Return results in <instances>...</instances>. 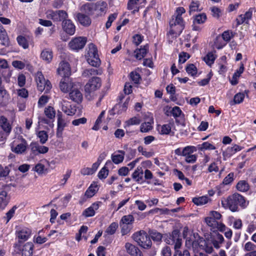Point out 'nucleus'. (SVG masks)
Returning a JSON list of instances; mask_svg holds the SVG:
<instances>
[{
    "instance_id": "1",
    "label": "nucleus",
    "mask_w": 256,
    "mask_h": 256,
    "mask_svg": "<svg viewBox=\"0 0 256 256\" xmlns=\"http://www.w3.org/2000/svg\"><path fill=\"white\" fill-rule=\"evenodd\" d=\"M244 198L239 194L235 193L222 200V204L224 208H228L232 212L239 210L238 206L245 208L248 205Z\"/></svg>"
},
{
    "instance_id": "2",
    "label": "nucleus",
    "mask_w": 256,
    "mask_h": 256,
    "mask_svg": "<svg viewBox=\"0 0 256 256\" xmlns=\"http://www.w3.org/2000/svg\"><path fill=\"white\" fill-rule=\"evenodd\" d=\"M132 178L138 184H142L146 182V184H150V180L153 178V174L150 170L146 169L144 171L142 168L138 166L132 174Z\"/></svg>"
},
{
    "instance_id": "3",
    "label": "nucleus",
    "mask_w": 256,
    "mask_h": 256,
    "mask_svg": "<svg viewBox=\"0 0 256 256\" xmlns=\"http://www.w3.org/2000/svg\"><path fill=\"white\" fill-rule=\"evenodd\" d=\"M84 9L89 14H96L98 16H102L106 13L108 4L104 1L99 0L94 4H85Z\"/></svg>"
},
{
    "instance_id": "4",
    "label": "nucleus",
    "mask_w": 256,
    "mask_h": 256,
    "mask_svg": "<svg viewBox=\"0 0 256 256\" xmlns=\"http://www.w3.org/2000/svg\"><path fill=\"white\" fill-rule=\"evenodd\" d=\"M132 237L138 246L144 249H149L152 246V242L149 236L144 230L135 232Z\"/></svg>"
},
{
    "instance_id": "5",
    "label": "nucleus",
    "mask_w": 256,
    "mask_h": 256,
    "mask_svg": "<svg viewBox=\"0 0 256 256\" xmlns=\"http://www.w3.org/2000/svg\"><path fill=\"white\" fill-rule=\"evenodd\" d=\"M170 30L168 34L173 37L179 36L184 28V22L182 16L173 17L170 22Z\"/></svg>"
},
{
    "instance_id": "6",
    "label": "nucleus",
    "mask_w": 256,
    "mask_h": 256,
    "mask_svg": "<svg viewBox=\"0 0 256 256\" xmlns=\"http://www.w3.org/2000/svg\"><path fill=\"white\" fill-rule=\"evenodd\" d=\"M88 64L96 68L100 66L101 61L99 58L96 46L92 43L88 44V50L86 56Z\"/></svg>"
},
{
    "instance_id": "7",
    "label": "nucleus",
    "mask_w": 256,
    "mask_h": 256,
    "mask_svg": "<svg viewBox=\"0 0 256 256\" xmlns=\"http://www.w3.org/2000/svg\"><path fill=\"white\" fill-rule=\"evenodd\" d=\"M117 100L118 104L113 107V114H120L126 112L130 100V96H126L122 93L118 96Z\"/></svg>"
},
{
    "instance_id": "8",
    "label": "nucleus",
    "mask_w": 256,
    "mask_h": 256,
    "mask_svg": "<svg viewBox=\"0 0 256 256\" xmlns=\"http://www.w3.org/2000/svg\"><path fill=\"white\" fill-rule=\"evenodd\" d=\"M35 80L38 91L41 92L44 91V94L50 92L52 87V84L49 80L45 79L42 72L38 71L36 74Z\"/></svg>"
},
{
    "instance_id": "9",
    "label": "nucleus",
    "mask_w": 256,
    "mask_h": 256,
    "mask_svg": "<svg viewBox=\"0 0 256 256\" xmlns=\"http://www.w3.org/2000/svg\"><path fill=\"white\" fill-rule=\"evenodd\" d=\"M87 42V38L84 36H77L72 39L68 46L72 50L78 52L82 49Z\"/></svg>"
},
{
    "instance_id": "10",
    "label": "nucleus",
    "mask_w": 256,
    "mask_h": 256,
    "mask_svg": "<svg viewBox=\"0 0 256 256\" xmlns=\"http://www.w3.org/2000/svg\"><path fill=\"white\" fill-rule=\"evenodd\" d=\"M10 184H5L0 190V210H4L10 202V196L8 195V192L10 190Z\"/></svg>"
},
{
    "instance_id": "11",
    "label": "nucleus",
    "mask_w": 256,
    "mask_h": 256,
    "mask_svg": "<svg viewBox=\"0 0 256 256\" xmlns=\"http://www.w3.org/2000/svg\"><path fill=\"white\" fill-rule=\"evenodd\" d=\"M102 86V80L100 78L93 76L90 78L84 86L86 93L90 94L99 89Z\"/></svg>"
},
{
    "instance_id": "12",
    "label": "nucleus",
    "mask_w": 256,
    "mask_h": 256,
    "mask_svg": "<svg viewBox=\"0 0 256 256\" xmlns=\"http://www.w3.org/2000/svg\"><path fill=\"white\" fill-rule=\"evenodd\" d=\"M32 234V230L28 228H23L16 231V236L18 238V243L14 244V247H20V244L26 241Z\"/></svg>"
},
{
    "instance_id": "13",
    "label": "nucleus",
    "mask_w": 256,
    "mask_h": 256,
    "mask_svg": "<svg viewBox=\"0 0 256 256\" xmlns=\"http://www.w3.org/2000/svg\"><path fill=\"white\" fill-rule=\"evenodd\" d=\"M58 72L62 78H69L71 75V68L70 64L66 61H62L59 64Z\"/></svg>"
},
{
    "instance_id": "14",
    "label": "nucleus",
    "mask_w": 256,
    "mask_h": 256,
    "mask_svg": "<svg viewBox=\"0 0 256 256\" xmlns=\"http://www.w3.org/2000/svg\"><path fill=\"white\" fill-rule=\"evenodd\" d=\"M205 222L208 226L210 228L211 230L214 232L215 230H218L223 232L226 230V226L224 224L219 221H216L210 217H207L205 218Z\"/></svg>"
},
{
    "instance_id": "15",
    "label": "nucleus",
    "mask_w": 256,
    "mask_h": 256,
    "mask_svg": "<svg viewBox=\"0 0 256 256\" xmlns=\"http://www.w3.org/2000/svg\"><path fill=\"white\" fill-rule=\"evenodd\" d=\"M49 15L54 22H63V20H66L68 17L67 12L63 10H51Z\"/></svg>"
},
{
    "instance_id": "16",
    "label": "nucleus",
    "mask_w": 256,
    "mask_h": 256,
    "mask_svg": "<svg viewBox=\"0 0 256 256\" xmlns=\"http://www.w3.org/2000/svg\"><path fill=\"white\" fill-rule=\"evenodd\" d=\"M252 10L251 8H250L245 14L238 15L236 20V26L242 24H248L249 21L252 19Z\"/></svg>"
},
{
    "instance_id": "17",
    "label": "nucleus",
    "mask_w": 256,
    "mask_h": 256,
    "mask_svg": "<svg viewBox=\"0 0 256 256\" xmlns=\"http://www.w3.org/2000/svg\"><path fill=\"white\" fill-rule=\"evenodd\" d=\"M62 26L64 30L70 36H72L76 32V26L72 22L68 19L63 20Z\"/></svg>"
},
{
    "instance_id": "18",
    "label": "nucleus",
    "mask_w": 256,
    "mask_h": 256,
    "mask_svg": "<svg viewBox=\"0 0 256 256\" xmlns=\"http://www.w3.org/2000/svg\"><path fill=\"white\" fill-rule=\"evenodd\" d=\"M58 126L56 129V136L58 138H62V132L64 128L66 126V123L62 118V114L61 112H58Z\"/></svg>"
},
{
    "instance_id": "19",
    "label": "nucleus",
    "mask_w": 256,
    "mask_h": 256,
    "mask_svg": "<svg viewBox=\"0 0 256 256\" xmlns=\"http://www.w3.org/2000/svg\"><path fill=\"white\" fill-rule=\"evenodd\" d=\"M101 204L100 202H96L92 204L88 208L85 209L82 212V216L86 218L92 217L95 215L96 210H98Z\"/></svg>"
},
{
    "instance_id": "20",
    "label": "nucleus",
    "mask_w": 256,
    "mask_h": 256,
    "mask_svg": "<svg viewBox=\"0 0 256 256\" xmlns=\"http://www.w3.org/2000/svg\"><path fill=\"white\" fill-rule=\"evenodd\" d=\"M125 248L127 253L131 256H143L142 252L140 249L130 243L126 242L125 244Z\"/></svg>"
},
{
    "instance_id": "21",
    "label": "nucleus",
    "mask_w": 256,
    "mask_h": 256,
    "mask_svg": "<svg viewBox=\"0 0 256 256\" xmlns=\"http://www.w3.org/2000/svg\"><path fill=\"white\" fill-rule=\"evenodd\" d=\"M210 241L214 246L218 249L220 247V244L224 242V238L221 234L214 232L210 236Z\"/></svg>"
},
{
    "instance_id": "22",
    "label": "nucleus",
    "mask_w": 256,
    "mask_h": 256,
    "mask_svg": "<svg viewBox=\"0 0 256 256\" xmlns=\"http://www.w3.org/2000/svg\"><path fill=\"white\" fill-rule=\"evenodd\" d=\"M62 110L68 116H73L76 112V106L66 100L64 101L62 105Z\"/></svg>"
},
{
    "instance_id": "23",
    "label": "nucleus",
    "mask_w": 256,
    "mask_h": 256,
    "mask_svg": "<svg viewBox=\"0 0 256 256\" xmlns=\"http://www.w3.org/2000/svg\"><path fill=\"white\" fill-rule=\"evenodd\" d=\"M34 250V245L32 242H27L22 247L20 248L21 251L22 256H32L33 254Z\"/></svg>"
},
{
    "instance_id": "24",
    "label": "nucleus",
    "mask_w": 256,
    "mask_h": 256,
    "mask_svg": "<svg viewBox=\"0 0 256 256\" xmlns=\"http://www.w3.org/2000/svg\"><path fill=\"white\" fill-rule=\"evenodd\" d=\"M69 78H62L60 82V90L66 93L70 91L73 88V83L69 82Z\"/></svg>"
},
{
    "instance_id": "25",
    "label": "nucleus",
    "mask_w": 256,
    "mask_h": 256,
    "mask_svg": "<svg viewBox=\"0 0 256 256\" xmlns=\"http://www.w3.org/2000/svg\"><path fill=\"white\" fill-rule=\"evenodd\" d=\"M69 97L72 101L79 104L82 100V94L78 89L72 88L69 93Z\"/></svg>"
},
{
    "instance_id": "26",
    "label": "nucleus",
    "mask_w": 256,
    "mask_h": 256,
    "mask_svg": "<svg viewBox=\"0 0 256 256\" xmlns=\"http://www.w3.org/2000/svg\"><path fill=\"white\" fill-rule=\"evenodd\" d=\"M40 57L44 61L50 64L52 60L53 52L50 48H46L42 51Z\"/></svg>"
},
{
    "instance_id": "27",
    "label": "nucleus",
    "mask_w": 256,
    "mask_h": 256,
    "mask_svg": "<svg viewBox=\"0 0 256 256\" xmlns=\"http://www.w3.org/2000/svg\"><path fill=\"white\" fill-rule=\"evenodd\" d=\"M102 74V68L95 67L94 68L85 70L82 73V76L84 77H93L96 76L98 75H101Z\"/></svg>"
},
{
    "instance_id": "28",
    "label": "nucleus",
    "mask_w": 256,
    "mask_h": 256,
    "mask_svg": "<svg viewBox=\"0 0 256 256\" xmlns=\"http://www.w3.org/2000/svg\"><path fill=\"white\" fill-rule=\"evenodd\" d=\"M242 149V147L234 144L232 146H228L226 148L223 153L224 156L230 157L238 152L240 151Z\"/></svg>"
},
{
    "instance_id": "29",
    "label": "nucleus",
    "mask_w": 256,
    "mask_h": 256,
    "mask_svg": "<svg viewBox=\"0 0 256 256\" xmlns=\"http://www.w3.org/2000/svg\"><path fill=\"white\" fill-rule=\"evenodd\" d=\"M0 125L4 131L8 136L12 131V126L8 122L6 116H0Z\"/></svg>"
},
{
    "instance_id": "30",
    "label": "nucleus",
    "mask_w": 256,
    "mask_h": 256,
    "mask_svg": "<svg viewBox=\"0 0 256 256\" xmlns=\"http://www.w3.org/2000/svg\"><path fill=\"white\" fill-rule=\"evenodd\" d=\"M27 142L25 139L22 138V142L18 144L16 147L11 146L12 150L16 154H19L24 152L27 147Z\"/></svg>"
},
{
    "instance_id": "31",
    "label": "nucleus",
    "mask_w": 256,
    "mask_h": 256,
    "mask_svg": "<svg viewBox=\"0 0 256 256\" xmlns=\"http://www.w3.org/2000/svg\"><path fill=\"white\" fill-rule=\"evenodd\" d=\"M76 17L78 22L84 26H88L91 24V19L88 16L84 14L78 13Z\"/></svg>"
},
{
    "instance_id": "32",
    "label": "nucleus",
    "mask_w": 256,
    "mask_h": 256,
    "mask_svg": "<svg viewBox=\"0 0 256 256\" xmlns=\"http://www.w3.org/2000/svg\"><path fill=\"white\" fill-rule=\"evenodd\" d=\"M174 126L172 123H168L163 125H158L157 130L160 134H168L171 132L172 128Z\"/></svg>"
},
{
    "instance_id": "33",
    "label": "nucleus",
    "mask_w": 256,
    "mask_h": 256,
    "mask_svg": "<svg viewBox=\"0 0 256 256\" xmlns=\"http://www.w3.org/2000/svg\"><path fill=\"white\" fill-rule=\"evenodd\" d=\"M98 190V188L97 184L95 182H93L86 191L84 196L87 198H91L95 195Z\"/></svg>"
},
{
    "instance_id": "34",
    "label": "nucleus",
    "mask_w": 256,
    "mask_h": 256,
    "mask_svg": "<svg viewBox=\"0 0 256 256\" xmlns=\"http://www.w3.org/2000/svg\"><path fill=\"white\" fill-rule=\"evenodd\" d=\"M210 201V199L207 196H203L194 198L192 202L196 206H200L206 204L208 202Z\"/></svg>"
},
{
    "instance_id": "35",
    "label": "nucleus",
    "mask_w": 256,
    "mask_h": 256,
    "mask_svg": "<svg viewBox=\"0 0 256 256\" xmlns=\"http://www.w3.org/2000/svg\"><path fill=\"white\" fill-rule=\"evenodd\" d=\"M244 64H241L240 68L236 71L232 76V80L230 82L232 85H236L238 83V79L244 72Z\"/></svg>"
},
{
    "instance_id": "36",
    "label": "nucleus",
    "mask_w": 256,
    "mask_h": 256,
    "mask_svg": "<svg viewBox=\"0 0 256 256\" xmlns=\"http://www.w3.org/2000/svg\"><path fill=\"white\" fill-rule=\"evenodd\" d=\"M141 0H129L128 2V9L132 10V14H135L136 12H138L139 6L138 4ZM145 0H142L144 1Z\"/></svg>"
},
{
    "instance_id": "37",
    "label": "nucleus",
    "mask_w": 256,
    "mask_h": 256,
    "mask_svg": "<svg viewBox=\"0 0 256 256\" xmlns=\"http://www.w3.org/2000/svg\"><path fill=\"white\" fill-rule=\"evenodd\" d=\"M148 49V45L144 46L143 48L136 49L134 51L136 58L138 60H141L145 56Z\"/></svg>"
},
{
    "instance_id": "38",
    "label": "nucleus",
    "mask_w": 256,
    "mask_h": 256,
    "mask_svg": "<svg viewBox=\"0 0 256 256\" xmlns=\"http://www.w3.org/2000/svg\"><path fill=\"white\" fill-rule=\"evenodd\" d=\"M216 58V55L213 52H210L204 58V60L209 66H211Z\"/></svg>"
},
{
    "instance_id": "39",
    "label": "nucleus",
    "mask_w": 256,
    "mask_h": 256,
    "mask_svg": "<svg viewBox=\"0 0 256 256\" xmlns=\"http://www.w3.org/2000/svg\"><path fill=\"white\" fill-rule=\"evenodd\" d=\"M149 235L154 242H160L162 238V234L156 230H149Z\"/></svg>"
},
{
    "instance_id": "40",
    "label": "nucleus",
    "mask_w": 256,
    "mask_h": 256,
    "mask_svg": "<svg viewBox=\"0 0 256 256\" xmlns=\"http://www.w3.org/2000/svg\"><path fill=\"white\" fill-rule=\"evenodd\" d=\"M16 40L18 45L24 49L28 48L29 44L26 38L22 35L18 36L16 38Z\"/></svg>"
},
{
    "instance_id": "41",
    "label": "nucleus",
    "mask_w": 256,
    "mask_h": 256,
    "mask_svg": "<svg viewBox=\"0 0 256 256\" xmlns=\"http://www.w3.org/2000/svg\"><path fill=\"white\" fill-rule=\"evenodd\" d=\"M207 19V16L206 14L201 13L196 15L194 17L193 22H196L198 24H203L206 22Z\"/></svg>"
},
{
    "instance_id": "42",
    "label": "nucleus",
    "mask_w": 256,
    "mask_h": 256,
    "mask_svg": "<svg viewBox=\"0 0 256 256\" xmlns=\"http://www.w3.org/2000/svg\"><path fill=\"white\" fill-rule=\"evenodd\" d=\"M226 44V42L223 40L220 36H218L214 40V47L219 50L222 48Z\"/></svg>"
},
{
    "instance_id": "43",
    "label": "nucleus",
    "mask_w": 256,
    "mask_h": 256,
    "mask_svg": "<svg viewBox=\"0 0 256 256\" xmlns=\"http://www.w3.org/2000/svg\"><path fill=\"white\" fill-rule=\"evenodd\" d=\"M249 188V184L246 180H240L236 185L237 190L242 192H247Z\"/></svg>"
},
{
    "instance_id": "44",
    "label": "nucleus",
    "mask_w": 256,
    "mask_h": 256,
    "mask_svg": "<svg viewBox=\"0 0 256 256\" xmlns=\"http://www.w3.org/2000/svg\"><path fill=\"white\" fill-rule=\"evenodd\" d=\"M0 40L1 41V44L6 47L9 46L10 44V38L6 32L0 34Z\"/></svg>"
},
{
    "instance_id": "45",
    "label": "nucleus",
    "mask_w": 256,
    "mask_h": 256,
    "mask_svg": "<svg viewBox=\"0 0 256 256\" xmlns=\"http://www.w3.org/2000/svg\"><path fill=\"white\" fill-rule=\"evenodd\" d=\"M197 148L193 146H188L183 148V156L186 157L192 154V153L196 152Z\"/></svg>"
},
{
    "instance_id": "46",
    "label": "nucleus",
    "mask_w": 256,
    "mask_h": 256,
    "mask_svg": "<svg viewBox=\"0 0 256 256\" xmlns=\"http://www.w3.org/2000/svg\"><path fill=\"white\" fill-rule=\"evenodd\" d=\"M44 114L50 119L54 118L56 116V111L51 106H48L44 109Z\"/></svg>"
},
{
    "instance_id": "47",
    "label": "nucleus",
    "mask_w": 256,
    "mask_h": 256,
    "mask_svg": "<svg viewBox=\"0 0 256 256\" xmlns=\"http://www.w3.org/2000/svg\"><path fill=\"white\" fill-rule=\"evenodd\" d=\"M134 220L132 215L128 214L122 217L120 222L124 224L132 226Z\"/></svg>"
},
{
    "instance_id": "48",
    "label": "nucleus",
    "mask_w": 256,
    "mask_h": 256,
    "mask_svg": "<svg viewBox=\"0 0 256 256\" xmlns=\"http://www.w3.org/2000/svg\"><path fill=\"white\" fill-rule=\"evenodd\" d=\"M216 149V146L208 142H204L202 144L198 145V150L201 151L205 150H214Z\"/></svg>"
},
{
    "instance_id": "49",
    "label": "nucleus",
    "mask_w": 256,
    "mask_h": 256,
    "mask_svg": "<svg viewBox=\"0 0 256 256\" xmlns=\"http://www.w3.org/2000/svg\"><path fill=\"white\" fill-rule=\"evenodd\" d=\"M105 115V110H102L100 115L98 116V118L96 119L94 126L92 128V129L94 130H98L100 128V124L102 122V118H104Z\"/></svg>"
},
{
    "instance_id": "50",
    "label": "nucleus",
    "mask_w": 256,
    "mask_h": 256,
    "mask_svg": "<svg viewBox=\"0 0 256 256\" xmlns=\"http://www.w3.org/2000/svg\"><path fill=\"white\" fill-rule=\"evenodd\" d=\"M112 235V224L109 225L104 234V237L105 238V242L106 243H110L111 239L110 236Z\"/></svg>"
},
{
    "instance_id": "51",
    "label": "nucleus",
    "mask_w": 256,
    "mask_h": 256,
    "mask_svg": "<svg viewBox=\"0 0 256 256\" xmlns=\"http://www.w3.org/2000/svg\"><path fill=\"white\" fill-rule=\"evenodd\" d=\"M120 154L113 155V163L115 164H119L122 162L124 159V152L120 151Z\"/></svg>"
},
{
    "instance_id": "52",
    "label": "nucleus",
    "mask_w": 256,
    "mask_h": 256,
    "mask_svg": "<svg viewBox=\"0 0 256 256\" xmlns=\"http://www.w3.org/2000/svg\"><path fill=\"white\" fill-rule=\"evenodd\" d=\"M245 95L244 93L239 92L236 94L234 98V101L230 103L231 105L241 103L244 98Z\"/></svg>"
},
{
    "instance_id": "53",
    "label": "nucleus",
    "mask_w": 256,
    "mask_h": 256,
    "mask_svg": "<svg viewBox=\"0 0 256 256\" xmlns=\"http://www.w3.org/2000/svg\"><path fill=\"white\" fill-rule=\"evenodd\" d=\"M186 72L192 76H194L197 74V68L194 64H189L186 68Z\"/></svg>"
},
{
    "instance_id": "54",
    "label": "nucleus",
    "mask_w": 256,
    "mask_h": 256,
    "mask_svg": "<svg viewBox=\"0 0 256 256\" xmlns=\"http://www.w3.org/2000/svg\"><path fill=\"white\" fill-rule=\"evenodd\" d=\"M220 36L226 42H227L234 36V34L232 31L228 30L223 32Z\"/></svg>"
},
{
    "instance_id": "55",
    "label": "nucleus",
    "mask_w": 256,
    "mask_h": 256,
    "mask_svg": "<svg viewBox=\"0 0 256 256\" xmlns=\"http://www.w3.org/2000/svg\"><path fill=\"white\" fill-rule=\"evenodd\" d=\"M17 208L18 206H14L6 213V216L4 218L6 220V223H8L14 216L15 211Z\"/></svg>"
},
{
    "instance_id": "56",
    "label": "nucleus",
    "mask_w": 256,
    "mask_h": 256,
    "mask_svg": "<svg viewBox=\"0 0 256 256\" xmlns=\"http://www.w3.org/2000/svg\"><path fill=\"white\" fill-rule=\"evenodd\" d=\"M38 136L40 138V141L42 144H45L48 140V134L44 130L40 131L38 133Z\"/></svg>"
},
{
    "instance_id": "57",
    "label": "nucleus",
    "mask_w": 256,
    "mask_h": 256,
    "mask_svg": "<svg viewBox=\"0 0 256 256\" xmlns=\"http://www.w3.org/2000/svg\"><path fill=\"white\" fill-rule=\"evenodd\" d=\"M108 168L104 166L98 172V178L100 180L105 179L108 174Z\"/></svg>"
},
{
    "instance_id": "58",
    "label": "nucleus",
    "mask_w": 256,
    "mask_h": 256,
    "mask_svg": "<svg viewBox=\"0 0 256 256\" xmlns=\"http://www.w3.org/2000/svg\"><path fill=\"white\" fill-rule=\"evenodd\" d=\"M152 128V124L150 122L142 123L140 125V132H147L151 130Z\"/></svg>"
},
{
    "instance_id": "59",
    "label": "nucleus",
    "mask_w": 256,
    "mask_h": 256,
    "mask_svg": "<svg viewBox=\"0 0 256 256\" xmlns=\"http://www.w3.org/2000/svg\"><path fill=\"white\" fill-rule=\"evenodd\" d=\"M10 98L8 92L4 86L0 87V98L2 100H8Z\"/></svg>"
},
{
    "instance_id": "60",
    "label": "nucleus",
    "mask_w": 256,
    "mask_h": 256,
    "mask_svg": "<svg viewBox=\"0 0 256 256\" xmlns=\"http://www.w3.org/2000/svg\"><path fill=\"white\" fill-rule=\"evenodd\" d=\"M140 122V120L138 117L134 116L126 122V124L127 126H133V125H138L139 124Z\"/></svg>"
},
{
    "instance_id": "61",
    "label": "nucleus",
    "mask_w": 256,
    "mask_h": 256,
    "mask_svg": "<svg viewBox=\"0 0 256 256\" xmlns=\"http://www.w3.org/2000/svg\"><path fill=\"white\" fill-rule=\"evenodd\" d=\"M121 226V232L122 235L124 236L128 234L130 232L132 229V226L126 224H120Z\"/></svg>"
},
{
    "instance_id": "62",
    "label": "nucleus",
    "mask_w": 256,
    "mask_h": 256,
    "mask_svg": "<svg viewBox=\"0 0 256 256\" xmlns=\"http://www.w3.org/2000/svg\"><path fill=\"white\" fill-rule=\"evenodd\" d=\"M138 150L139 152L141 153L142 156L147 158H150L153 155V153L152 152H147L143 146H138Z\"/></svg>"
},
{
    "instance_id": "63",
    "label": "nucleus",
    "mask_w": 256,
    "mask_h": 256,
    "mask_svg": "<svg viewBox=\"0 0 256 256\" xmlns=\"http://www.w3.org/2000/svg\"><path fill=\"white\" fill-rule=\"evenodd\" d=\"M131 80L134 84H138L141 79L140 74L136 72H132L130 74Z\"/></svg>"
},
{
    "instance_id": "64",
    "label": "nucleus",
    "mask_w": 256,
    "mask_h": 256,
    "mask_svg": "<svg viewBox=\"0 0 256 256\" xmlns=\"http://www.w3.org/2000/svg\"><path fill=\"white\" fill-rule=\"evenodd\" d=\"M50 97L46 94L42 95L39 98L38 101V106H43L48 101Z\"/></svg>"
}]
</instances>
